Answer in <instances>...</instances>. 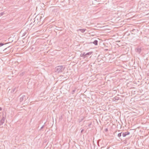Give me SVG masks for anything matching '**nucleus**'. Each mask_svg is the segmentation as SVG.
<instances>
[{
    "instance_id": "f257e3e1",
    "label": "nucleus",
    "mask_w": 149,
    "mask_h": 149,
    "mask_svg": "<svg viewBox=\"0 0 149 149\" xmlns=\"http://www.w3.org/2000/svg\"><path fill=\"white\" fill-rule=\"evenodd\" d=\"M65 67L61 65L56 67L55 68V71L57 73L62 72L64 70Z\"/></svg>"
},
{
    "instance_id": "f03ea898",
    "label": "nucleus",
    "mask_w": 149,
    "mask_h": 149,
    "mask_svg": "<svg viewBox=\"0 0 149 149\" xmlns=\"http://www.w3.org/2000/svg\"><path fill=\"white\" fill-rule=\"evenodd\" d=\"M28 98V97L26 96L25 95H23L20 98V102H22L24 100H26Z\"/></svg>"
},
{
    "instance_id": "7ed1b4c3",
    "label": "nucleus",
    "mask_w": 149,
    "mask_h": 149,
    "mask_svg": "<svg viewBox=\"0 0 149 149\" xmlns=\"http://www.w3.org/2000/svg\"><path fill=\"white\" fill-rule=\"evenodd\" d=\"M5 119V117L4 116H3L2 117L0 121V126L2 125L3 124L4 122Z\"/></svg>"
},
{
    "instance_id": "20e7f679",
    "label": "nucleus",
    "mask_w": 149,
    "mask_h": 149,
    "mask_svg": "<svg viewBox=\"0 0 149 149\" xmlns=\"http://www.w3.org/2000/svg\"><path fill=\"white\" fill-rule=\"evenodd\" d=\"M141 50V48L139 47H138L136 49H135V51L139 54H140Z\"/></svg>"
},
{
    "instance_id": "39448f33",
    "label": "nucleus",
    "mask_w": 149,
    "mask_h": 149,
    "mask_svg": "<svg viewBox=\"0 0 149 149\" xmlns=\"http://www.w3.org/2000/svg\"><path fill=\"white\" fill-rule=\"evenodd\" d=\"M130 134V132H125L123 133L122 134V136L123 137H125L126 135H129Z\"/></svg>"
},
{
    "instance_id": "423d86ee",
    "label": "nucleus",
    "mask_w": 149,
    "mask_h": 149,
    "mask_svg": "<svg viewBox=\"0 0 149 149\" xmlns=\"http://www.w3.org/2000/svg\"><path fill=\"white\" fill-rule=\"evenodd\" d=\"M84 118V117L83 116H81L80 117L79 119V122L80 123L81 122Z\"/></svg>"
},
{
    "instance_id": "0eeeda50",
    "label": "nucleus",
    "mask_w": 149,
    "mask_h": 149,
    "mask_svg": "<svg viewBox=\"0 0 149 149\" xmlns=\"http://www.w3.org/2000/svg\"><path fill=\"white\" fill-rule=\"evenodd\" d=\"M93 43V44H94L95 45H97V43H98V41L97 40H95L93 42H91V43Z\"/></svg>"
},
{
    "instance_id": "6e6552de",
    "label": "nucleus",
    "mask_w": 149,
    "mask_h": 149,
    "mask_svg": "<svg viewBox=\"0 0 149 149\" xmlns=\"http://www.w3.org/2000/svg\"><path fill=\"white\" fill-rule=\"evenodd\" d=\"M92 53V52H89L86 54V57H87Z\"/></svg>"
},
{
    "instance_id": "1a4fd4ad",
    "label": "nucleus",
    "mask_w": 149,
    "mask_h": 149,
    "mask_svg": "<svg viewBox=\"0 0 149 149\" xmlns=\"http://www.w3.org/2000/svg\"><path fill=\"white\" fill-rule=\"evenodd\" d=\"M80 56L81 57H84V58L86 57V53L84 52L83 53H81L80 54Z\"/></svg>"
},
{
    "instance_id": "9d476101",
    "label": "nucleus",
    "mask_w": 149,
    "mask_h": 149,
    "mask_svg": "<svg viewBox=\"0 0 149 149\" xmlns=\"http://www.w3.org/2000/svg\"><path fill=\"white\" fill-rule=\"evenodd\" d=\"M120 98L119 97L117 96H116L115 97H114L113 98V101H115L116 100H118Z\"/></svg>"
},
{
    "instance_id": "9b49d317",
    "label": "nucleus",
    "mask_w": 149,
    "mask_h": 149,
    "mask_svg": "<svg viewBox=\"0 0 149 149\" xmlns=\"http://www.w3.org/2000/svg\"><path fill=\"white\" fill-rule=\"evenodd\" d=\"M86 30V29H79V31H81L82 33H84V32Z\"/></svg>"
},
{
    "instance_id": "f8f14e48",
    "label": "nucleus",
    "mask_w": 149,
    "mask_h": 149,
    "mask_svg": "<svg viewBox=\"0 0 149 149\" xmlns=\"http://www.w3.org/2000/svg\"><path fill=\"white\" fill-rule=\"evenodd\" d=\"M5 44H4L3 43H0V47H1L3 45H5Z\"/></svg>"
},
{
    "instance_id": "ddd939ff",
    "label": "nucleus",
    "mask_w": 149,
    "mask_h": 149,
    "mask_svg": "<svg viewBox=\"0 0 149 149\" xmlns=\"http://www.w3.org/2000/svg\"><path fill=\"white\" fill-rule=\"evenodd\" d=\"M121 134L122 132L118 134V136L119 137H120L121 136Z\"/></svg>"
},
{
    "instance_id": "4468645a",
    "label": "nucleus",
    "mask_w": 149,
    "mask_h": 149,
    "mask_svg": "<svg viewBox=\"0 0 149 149\" xmlns=\"http://www.w3.org/2000/svg\"><path fill=\"white\" fill-rule=\"evenodd\" d=\"M107 149H114V148L112 146H111L107 148Z\"/></svg>"
},
{
    "instance_id": "2eb2a0df",
    "label": "nucleus",
    "mask_w": 149,
    "mask_h": 149,
    "mask_svg": "<svg viewBox=\"0 0 149 149\" xmlns=\"http://www.w3.org/2000/svg\"><path fill=\"white\" fill-rule=\"evenodd\" d=\"M4 14V12H1V13H0V16L3 15Z\"/></svg>"
},
{
    "instance_id": "dca6fc26",
    "label": "nucleus",
    "mask_w": 149,
    "mask_h": 149,
    "mask_svg": "<svg viewBox=\"0 0 149 149\" xmlns=\"http://www.w3.org/2000/svg\"><path fill=\"white\" fill-rule=\"evenodd\" d=\"M16 88L15 87L14 88H13V89H12V92H14L15 90H16Z\"/></svg>"
},
{
    "instance_id": "f3484780",
    "label": "nucleus",
    "mask_w": 149,
    "mask_h": 149,
    "mask_svg": "<svg viewBox=\"0 0 149 149\" xmlns=\"http://www.w3.org/2000/svg\"><path fill=\"white\" fill-rule=\"evenodd\" d=\"M75 89L73 90L72 91V94H73V93H74V92H75Z\"/></svg>"
},
{
    "instance_id": "a211bd4d",
    "label": "nucleus",
    "mask_w": 149,
    "mask_h": 149,
    "mask_svg": "<svg viewBox=\"0 0 149 149\" xmlns=\"http://www.w3.org/2000/svg\"><path fill=\"white\" fill-rule=\"evenodd\" d=\"M91 124H91V123H89V124H88V127H90L91 125Z\"/></svg>"
},
{
    "instance_id": "6ab92c4d",
    "label": "nucleus",
    "mask_w": 149,
    "mask_h": 149,
    "mask_svg": "<svg viewBox=\"0 0 149 149\" xmlns=\"http://www.w3.org/2000/svg\"><path fill=\"white\" fill-rule=\"evenodd\" d=\"M20 75L21 76H23L24 75V72H22L20 74Z\"/></svg>"
},
{
    "instance_id": "aec40b11",
    "label": "nucleus",
    "mask_w": 149,
    "mask_h": 149,
    "mask_svg": "<svg viewBox=\"0 0 149 149\" xmlns=\"http://www.w3.org/2000/svg\"><path fill=\"white\" fill-rule=\"evenodd\" d=\"M105 131L106 132H107L108 131V129L107 128H106L105 130Z\"/></svg>"
},
{
    "instance_id": "412c9836",
    "label": "nucleus",
    "mask_w": 149,
    "mask_h": 149,
    "mask_svg": "<svg viewBox=\"0 0 149 149\" xmlns=\"http://www.w3.org/2000/svg\"><path fill=\"white\" fill-rule=\"evenodd\" d=\"M84 129H82V130H81V133H82L83 132V131H84Z\"/></svg>"
},
{
    "instance_id": "4be33fe9",
    "label": "nucleus",
    "mask_w": 149,
    "mask_h": 149,
    "mask_svg": "<svg viewBox=\"0 0 149 149\" xmlns=\"http://www.w3.org/2000/svg\"><path fill=\"white\" fill-rule=\"evenodd\" d=\"M44 127V125H43L41 128V129H42Z\"/></svg>"
},
{
    "instance_id": "5701e85b",
    "label": "nucleus",
    "mask_w": 149,
    "mask_h": 149,
    "mask_svg": "<svg viewBox=\"0 0 149 149\" xmlns=\"http://www.w3.org/2000/svg\"><path fill=\"white\" fill-rule=\"evenodd\" d=\"M2 110V108L1 107H0V111H1Z\"/></svg>"
},
{
    "instance_id": "b1692460",
    "label": "nucleus",
    "mask_w": 149,
    "mask_h": 149,
    "mask_svg": "<svg viewBox=\"0 0 149 149\" xmlns=\"http://www.w3.org/2000/svg\"><path fill=\"white\" fill-rule=\"evenodd\" d=\"M136 30L135 29H133L132 30V31H135Z\"/></svg>"
},
{
    "instance_id": "393cba45",
    "label": "nucleus",
    "mask_w": 149,
    "mask_h": 149,
    "mask_svg": "<svg viewBox=\"0 0 149 149\" xmlns=\"http://www.w3.org/2000/svg\"><path fill=\"white\" fill-rule=\"evenodd\" d=\"M37 17V16L35 18V19Z\"/></svg>"
}]
</instances>
